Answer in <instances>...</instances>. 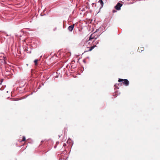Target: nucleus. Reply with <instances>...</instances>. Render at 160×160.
Instances as JSON below:
<instances>
[{
  "label": "nucleus",
  "instance_id": "obj_8",
  "mask_svg": "<svg viewBox=\"0 0 160 160\" xmlns=\"http://www.w3.org/2000/svg\"><path fill=\"white\" fill-rule=\"evenodd\" d=\"M98 2H99L101 5V8L103 7V2L102 0H99Z\"/></svg>",
  "mask_w": 160,
  "mask_h": 160
},
{
  "label": "nucleus",
  "instance_id": "obj_6",
  "mask_svg": "<svg viewBox=\"0 0 160 160\" xmlns=\"http://www.w3.org/2000/svg\"><path fill=\"white\" fill-rule=\"evenodd\" d=\"M99 43V40H98L95 42L93 41L92 42L93 45L94 46L96 45H96Z\"/></svg>",
  "mask_w": 160,
  "mask_h": 160
},
{
  "label": "nucleus",
  "instance_id": "obj_23",
  "mask_svg": "<svg viewBox=\"0 0 160 160\" xmlns=\"http://www.w3.org/2000/svg\"><path fill=\"white\" fill-rule=\"evenodd\" d=\"M42 85H44V83H42Z\"/></svg>",
  "mask_w": 160,
  "mask_h": 160
},
{
  "label": "nucleus",
  "instance_id": "obj_22",
  "mask_svg": "<svg viewBox=\"0 0 160 160\" xmlns=\"http://www.w3.org/2000/svg\"><path fill=\"white\" fill-rule=\"evenodd\" d=\"M6 36H8V35H6Z\"/></svg>",
  "mask_w": 160,
  "mask_h": 160
},
{
  "label": "nucleus",
  "instance_id": "obj_17",
  "mask_svg": "<svg viewBox=\"0 0 160 160\" xmlns=\"http://www.w3.org/2000/svg\"><path fill=\"white\" fill-rule=\"evenodd\" d=\"M66 146V144L65 143H64L63 144V146L64 147H65Z\"/></svg>",
  "mask_w": 160,
  "mask_h": 160
},
{
  "label": "nucleus",
  "instance_id": "obj_20",
  "mask_svg": "<svg viewBox=\"0 0 160 160\" xmlns=\"http://www.w3.org/2000/svg\"><path fill=\"white\" fill-rule=\"evenodd\" d=\"M33 92H32L30 94H33Z\"/></svg>",
  "mask_w": 160,
  "mask_h": 160
},
{
  "label": "nucleus",
  "instance_id": "obj_5",
  "mask_svg": "<svg viewBox=\"0 0 160 160\" xmlns=\"http://www.w3.org/2000/svg\"><path fill=\"white\" fill-rule=\"evenodd\" d=\"M74 26V24L68 27V29L70 32H72Z\"/></svg>",
  "mask_w": 160,
  "mask_h": 160
},
{
  "label": "nucleus",
  "instance_id": "obj_24",
  "mask_svg": "<svg viewBox=\"0 0 160 160\" xmlns=\"http://www.w3.org/2000/svg\"><path fill=\"white\" fill-rule=\"evenodd\" d=\"M127 1H129V0H127Z\"/></svg>",
  "mask_w": 160,
  "mask_h": 160
},
{
  "label": "nucleus",
  "instance_id": "obj_4",
  "mask_svg": "<svg viewBox=\"0 0 160 160\" xmlns=\"http://www.w3.org/2000/svg\"><path fill=\"white\" fill-rule=\"evenodd\" d=\"M99 36H97V37H96L95 36H92V35H91L89 37V39L87 41V42H88L90 40L92 39H96Z\"/></svg>",
  "mask_w": 160,
  "mask_h": 160
},
{
  "label": "nucleus",
  "instance_id": "obj_3",
  "mask_svg": "<svg viewBox=\"0 0 160 160\" xmlns=\"http://www.w3.org/2000/svg\"><path fill=\"white\" fill-rule=\"evenodd\" d=\"M122 6V5L119 2L116 5L115 7V8L117 10H119L121 9V7Z\"/></svg>",
  "mask_w": 160,
  "mask_h": 160
},
{
  "label": "nucleus",
  "instance_id": "obj_1",
  "mask_svg": "<svg viewBox=\"0 0 160 160\" xmlns=\"http://www.w3.org/2000/svg\"><path fill=\"white\" fill-rule=\"evenodd\" d=\"M0 55V63L1 65L5 64H7L6 61L7 58L6 57H5L3 54L1 53Z\"/></svg>",
  "mask_w": 160,
  "mask_h": 160
},
{
  "label": "nucleus",
  "instance_id": "obj_19",
  "mask_svg": "<svg viewBox=\"0 0 160 160\" xmlns=\"http://www.w3.org/2000/svg\"><path fill=\"white\" fill-rule=\"evenodd\" d=\"M94 4H95V3H92V5H94Z\"/></svg>",
  "mask_w": 160,
  "mask_h": 160
},
{
  "label": "nucleus",
  "instance_id": "obj_7",
  "mask_svg": "<svg viewBox=\"0 0 160 160\" xmlns=\"http://www.w3.org/2000/svg\"><path fill=\"white\" fill-rule=\"evenodd\" d=\"M144 49V48L143 47H140L138 48V52H142V51H143Z\"/></svg>",
  "mask_w": 160,
  "mask_h": 160
},
{
  "label": "nucleus",
  "instance_id": "obj_9",
  "mask_svg": "<svg viewBox=\"0 0 160 160\" xmlns=\"http://www.w3.org/2000/svg\"><path fill=\"white\" fill-rule=\"evenodd\" d=\"M96 47V45L93 46H92L91 47H90V49L88 50V51H91L92 49H93L95 47Z\"/></svg>",
  "mask_w": 160,
  "mask_h": 160
},
{
  "label": "nucleus",
  "instance_id": "obj_21",
  "mask_svg": "<svg viewBox=\"0 0 160 160\" xmlns=\"http://www.w3.org/2000/svg\"><path fill=\"white\" fill-rule=\"evenodd\" d=\"M43 142V141H41V142Z\"/></svg>",
  "mask_w": 160,
  "mask_h": 160
},
{
  "label": "nucleus",
  "instance_id": "obj_14",
  "mask_svg": "<svg viewBox=\"0 0 160 160\" xmlns=\"http://www.w3.org/2000/svg\"><path fill=\"white\" fill-rule=\"evenodd\" d=\"M2 82H3V79H2L1 80V82L0 83V85H1L2 84Z\"/></svg>",
  "mask_w": 160,
  "mask_h": 160
},
{
  "label": "nucleus",
  "instance_id": "obj_18",
  "mask_svg": "<svg viewBox=\"0 0 160 160\" xmlns=\"http://www.w3.org/2000/svg\"><path fill=\"white\" fill-rule=\"evenodd\" d=\"M41 86L40 85H39L38 89H40L41 88Z\"/></svg>",
  "mask_w": 160,
  "mask_h": 160
},
{
  "label": "nucleus",
  "instance_id": "obj_11",
  "mask_svg": "<svg viewBox=\"0 0 160 160\" xmlns=\"http://www.w3.org/2000/svg\"><path fill=\"white\" fill-rule=\"evenodd\" d=\"M102 28H99L97 29L96 31V32H98L99 31H101Z\"/></svg>",
  "mask_w": 160,
  "mask_h": 160
},
{
  "label": "nucleus",
  "instance_id": "obj_13",
  "mask_svg": "<svg viewBox=\"0 0 160 160\" xmlns=\"http://www.w3.org/2000/svg\"><path fill=\"white\" fill-rule=\"evenodd\" d=\"M114 86L115 88H117V89L119 88L118 87H117V84L115 85Z\"/></svg>",
  "mask_w": 160,
  "mask_h": 160
},
{
  "label": "nucleus",
  "instance_id": "obj_2",
  "mask_svg": "<svg viewBox=\"0 0 160 160\" xmlns=\"http://www.w3.org/2000/svg\"><path fill=\"white\" fill-rule=\"evenodd\" d=\"M122 83H119L118 84V86H121L122 84L123 83V84L125 85L126 86H128V85L129 84V82L128 80V79H122L119 78L118 79V82H123Z\"/></svg>",
  "mask_w": 160,
  "mask_h": 160
},
{
  "label": "nucleus",
  "instance_id": "obj_12",
  "mask_svg": "<svg viewBox=\"0 0 160 160\" xmlns=\"http://www.w3.org/2000/svg\"><path fill=\"white\" fill-rule=\"evenodd\" d=\"M25 140H26L25 137V136H23V137L22 140V141H25Z\"/></svg>",
  "mask_w": 160,
  "mask_h": 160
},
{
  "label": "nucleus",
  "instance_id": "obj_16",
  "mask_svg": "<svg viewBox=\"0 0 160 160\" xmlns=\"http://www.w3.org/2000/svg\"><path fill=\"white\" fill-rule=\"evenodd\" d=\"M116 12V10H112V12H113V13H114V12Z\"/></svg>",
  "mask_w": 160,
  "mask_h": 160
},
{
  "label": "nucleus",
  "instance_id": "obj_15",
  "mask_svg": "<svg viewBox=\"0 0 160 160\" xmlns=\"http://www.w3.org/2000/svg\"><path fill=\"white\" fill-rule=\"evenodd\" d=\"M57 30V28L56 27H55V28L53 29V31H55V30Z\"/></svg>",
  "mask_w": 160,
  "mask_h": 160
},
{
  "label": "nucleus",
  "instance_id": "obj_10",
  "mask_svg": "<svg viewBox=\"0 0 160 160\" xmlns=\"http://www.w3.org/2000/svg\"><path fill=\"white\" fill-rule=\"evenodd\" d=\"M38 61V60L37 59H35L34 61V62L35 65H37V62Z\"/></svg>",
  "mask_w": 160,
  "mask_h": 160
}]
</instances>
